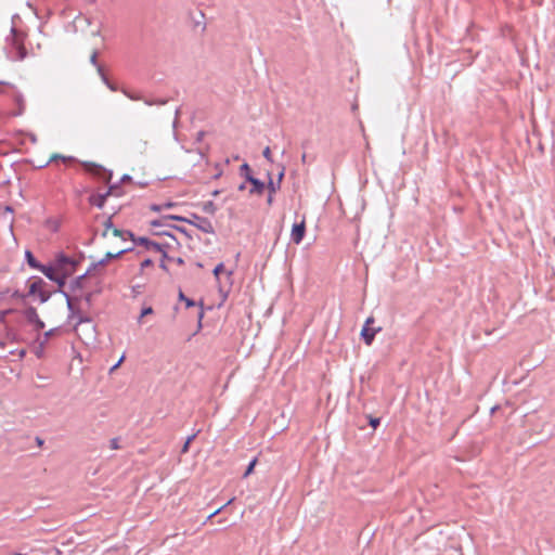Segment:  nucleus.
<instances>
[{"instance_id":"obj_15","label":"nucleus","mask_w":555,"mask_h":555,"mask_svg":"<svg viewBox=\"0 0 555 555\" xmlns=\"http://www.w3.org/2000/svg\"><path fill=\"white\" fill-rule=\"evenodd\" d=\"M159 246L162 247L160 250H156L157 253H160L162 254V258H160V262H159V268L166 272H168V267L167 264L165 263V260L167 259H171V257L168 255V248L170 247V245L168 243H159Z\"/></svg>"},{"instance_id":"obj_17","label":"nucleus","mask_w":555,"mask_h":555,"mask_svg":"<svg viewBox=\"0 0 555 555\" xmlns=\"http://www.w3.org/2000/svg\"><path fill=\"white\" fill-rule=\"evenodd\" d=\"M56 267H52L50 264H41L38 271H40L47 279L52 281L57 274L55 273Z\"/></svg>"},{"instance_id":"obj_64","label":"nucleus","mask_w":555,"mask_h":555,"mask_svg":"<svg viewBox=\"0 0 555 555\" xmlns=\"http://www.w3.org/2000/svg\"><path fill=\"white\" fill-rule=\"evenodd\" d=\"M204 134H205V132H204V131H199V132L197 133V140H198V141H201V140H202V138L204 137Z\"/></svg>"},{"instance_id":"obj_46","label":"nucleus","mask_w":555,"mask_h":555,"mask_svg":"<svg viewBox=\"0 0 555 555\" xmlns=\"http://www.w3.org/2000/svg\"><path fill=\"white\" fill-rule=\"evenodd\" d=\"M153 260L151 258H146L144 259L141 263H140V269L141 271H143L145 268H149L151 266H153Z\"/></svg>"},{"instance_id":"obj_13","label":"nucleus","mask_w":555,"mask_h":555,"mask_svg":"<svg viewBox=\"0 0 555 555\" xmlns=\"http://www.w3.org/2000/svg\"><path fill=\"white\" fill-rule=\"evenodd\" d=\"M107 195L104 193H93L88 197V202L91 206H95L102 209L105 206Z\"/></svg>"},{"instance_id":"obj_6","label":"nucleus","mask_w":555,"mask_h":555,"mask_svg":"<svg viewBox=\"0 0 555 555\" xmlns=\"http://www.w3.org/2000/svg\"><path fill=\"white\" fill-rule=\"evenodd\" d=\"M374 323V318L373 317H369L365 322H364V325L362 326V330H361V333H360V336L362 338V340L364 341L365 345L370 346L372 345V343L374 341V338H375V335L382 331L380 327H371V324Z\"/></svg>"},{"instance_id":"obj_2","label":"nucleus","mask_w":555,"mask_h":555,"mask_svg":"<svg viewBox=\"0 0 555 555\" xmlns=\"http://www.w3.org/2000/svg\"><path fill=\"white\" fill-rule=\"evenodd\" d=\"M26 34L12 26L10 35L5 37L4 52L10 61H23L27 56V50L24 46Z\"/></svg>"},{"instance_id":"obj_50","label":"nucleus","mask_w":555,"mask_h":555,"mask_svg":"<svg viewBox=\"0 0 555 555\" xmlns=\"http://www.w3.org/2000/svg\"><path fill=\"white\" fill-rule=\"evenodd\" d=\"M169 228L171 229H175L179 232H181L182 234L186 235L188 237H191L188 230L185 228H182V227H179V225H169Z\"/></svg>"},{"instance_id":"obj_8","label":"nucleus","mask_w":555,"mask_h":555,"mask_svg":"<svg viewBox=\"0 0 555 555\" xmlns=\"http://www.w3.org/2000/svg\"><path fill=\"white\" fill-rule=\"evenodd\" d=\"M305 234H306V224H305L304 220L299 223L293 224L292 233H291V240L293 243L300 244L305 237Z\"/></svg>"},{"instance_id":"obj_54","label":"nucleus","mask_w":555,"mask_h":555,"mask_svg":"<svg viewBox=\"0 0 555 555\" xmlns=\"http://www.w3.org/2000/svg\"><path fill=\"white\" fill-rule=\"evenodd\" d=\"M313 160H314V157H312V158H310V159H309V158H308V155H307L306 153H304V154L301 155V162H302V164H307V163H308V164H310V163H312Z\"/></svg>"},{"instance_id":"obj_63","label":"nucleus","mask_w":555,"mask_h":555,"mask_svg":"<svg viewBox=\"0 0 555 555\" xmlns=\"http://www.w3.org/2000/svg\"><path fill=\"white\" fill-rule=\"evenodd\" d=\"M36 442L39 447H41L44 443L43 439H41L40 437H36Z\"/></svg>"},{"instance_id":"obj_37","label":"nucleus","mask_w":555,"mask_h":555,"mask_svg":"<svg viewBox=\"0 0 555 555\" xmlns=\"http://www.w3.org/2000/svg\"><path fill=\"white\" fill-rule=\"evenodd\" d=\"M367 421H369V425H370L372 428H374V429H376V428L379 426V424H380V418H379V417L372 416V415H369V416H367Z\"/></svg>"},{"instance_id":"obj_33","label":"nucleus","mask_w":555,"mask_h":555,"mask_svg":"<svg viewBox=\"0 0 555 555\" xmlns=\"http://www.w3.org/2000/svg\"><path fill=\"white\" fill-rule=\"evenodd\" d=\"M234 501V498L230 499L225 504L214 511L211 514L208 515L207 520L214 518L217 516L221 511H223L228 505H230Z\"/></svg>"},{"instance_id":"obj_10","label":"nucleus","mask_w":555,"mask_h":555,"mask_svg":"<svg viewBox=\"0 0 555 555\" xmlns=\"http://www.w3.org/2000/svg\"><path fill=\"white\" fill-rule=\"evenodd\" d=\"M133 244L144 247L146 250H160L158 242L152 241L145 236H134Z\"/></svg>"},{"instance_id":"obj_4","label":"nucleus","mask_w":555,"mask_h":555,"mask_svg":"<svg viewBox=\"0 0 555 555\" xmlns=\"http://www.w3.org/2000/svg\"><path fill=\"white\" fill-rule=\"evenodd\" d=\"M134 248L133 247H127V248H124L117 253H112V251H107L105 254V256L100 259L99 261L96 262H92L88 269H87V273H92L94 270H96L99 267H103L105 264H107L111 260H114V259H118L120 258L122 255L127 254V253H130V251H133Z\"/></svg>"},{"instance_id":"obj_27","label":"nucleus","mask_w":555,"mask_h":555,"mask_svg":"<svg viewBox=\"0 0 555 555\" xmlns=\"http://www.w3.org/2000/svg\"><path fill=\"white\" fill-rule=\"evenodd\" d=\"M120 91H121V92H122V93H124L128 99H130V100H132V101H140V100H142V101L144 102V99H145V98H143V96H142L141 94H139V93L131 92V91H129V90H128V89H126V88L120 89Z\"/></svg>"},{"instance_id":"obj_44","label":"nucleus","mask_w":555,"mask_h":555,"mask_svg":"<svg viewBox=\"0 0 555 555\" xmlns=\"http://www.w3.org/2000/svg\"><path fill=\"white\" fill-rule=\"evenodd\" d=\"M223 270H224V264H223L222 262L218 263V264L215 267V269H214L212 273H214V275L216 276V279H219V274H220Z\"/></svg>"},{"instance_id":"obj_32","label":"nucleus","mask_w":555,"mask_h":555,"mask_svg":"<svg viewBox=\"0 0 555 555\" xmlns=\"http://www.w3.org/2000/svg\"><path fill=\"white\" fill-rule=\"evenodd\" d=\"M38 297L40 299V302L41 304H44L47 302L51 296H52V293L51 292H48V291H44L43 288L41 289V292H39L38 294Z\"/></svg>"},{"instance_id":"obj_48","label":"nucleus","mask_w":555,"mask_h":555,"mask_svg":"<svg viewBox=\"0 0 555 555\" xmlns=\"http://www.w3.org/2000/svg\"><path fill=\"white\" fill-rule=\"evenodd\" d=\"M262 155H263V157H264L268 162H271V163L273 162V159H272V155H271V150H270V147H269V146H267V147L263 150Z\"/></svg>"},{"instance_id":"obj_47","label":"nucleus","mask_w":555,"mask_h":555,"mask_svg":"<svg viewBox=\"0 0 555 555\" xmlns=\"http://www.w3.org/2000/svg\"><path fill=\"white\" fill-rule=\"evenodd\" d=\"M109 448L112 450H118L120 448V446H119V438H112L109 440Z\"/></svg>"},{"instance_id":"obj_35","label":"nucleus","mask_w":555,"mask_h":555,"mask_svg":"<svg viewBox=\"0 0 555 555\" xmlns=\"http://www.w3.org/2000/svg\"><path fill=\"white\" fill-rule=\"evenodd\" d=\"M154 312L153 308L151 306L143 307L141 310V313L138 318V322L141 323L142 319L146 315H150Z\"/></svg>"},{"instance_id":"obj_9","label":"nucleus","mask_w":555,"mask_h":555,"mask_svg":"<svg viewBox=\"0 0 555 555\" xmlns=\"http://www.w3.org/2000/svg\"><path fill=\"white\" fill-rule=\"evenodd\" d=\"M167 220H176V221L186 222L188 217H182V216H178V215H165L159 219L151 220L150 225L151 227H168L169 228L170 224H168L166 222Z\"/></svg>"},{"instance_id":"obj_53","label":"nucleus","mask_w":555,"mask_h":555,"mask_svg":"<svg viewBox=\"0 0 555 555\" xmlns=\"http://www.w3.org/2000/svg\"><path fill=\"white\" fill-rule=\"evenodd\" d=\"M169 261L176 262L178 266L184 264V259L182 257H171V259H168Z\"/></svg>"},{"instance_id":"obj_41","label":"nucleus","mask_w":555,"mask_h":555,"mask_svg":"<svg viewBox=\"0 0 555 555\" xmlns=\"http://www.w3.org/2000/svg\"><path fill=\"white\" fill-rule=\"evenodd\" d=\"M98 56H99V53L98 51H93L91 56H90V63L98 69L99 66H102L99 62H98Z\"/></svg>"},{"instance_id":"obj_3","label":"nucleus","mask_w":555,"mask_h":555,"mask_svg":"<svg viewBox=\"0 0 555 555\" xmlns=\"http://www.w3.org/2000/svg\"><path fill=\"white\" fill-rule=\"evenodd\" d=\"M70 274L72 272H63L62 274H57L54 279H52V282L57 284V289L55 293H60L64 296L69 312V319L77 318V324L91 323V319L89 317L81 315L80 312L74 308V299H72L69 293L64 289L66 280Z\"/></svg>"},{"instance_id":"obj_51","label":"nucleus","mask_w":555,"mask_h":555,"mask_svg":"<svg viewBox=\"0 0 555 555\" xmlns=\"http://www.w3.org/2000/svg\"><path fill=\"white\" fill-rule=\"evenodd\" d=\"M150 209L155 212H159L163 210V206L160 204H151Z\"/></svg>"},{"instance_id":"obj_42","label":"nucleus","mask_w":555,"mask_h":555,"mask_svg":"<svg viewBox=\"0 0 555 555\" xmlns=\"http://www.w3.org/2000/svg\"><path fill=\"white\" fill-rule=\"evenodd\" d=\"M204 315H205L204 306H203V302L201 301L199 302V310H198V313H197L198 327L199 328L202 327V320H203Z\"/></svg>"},{"instance_id":"obj_11","label":"nucleus","mask_w":555,"mask_h":555,"mask_svg":"<svg viewBox=\"0 0 555 555\" xmlns=\"http://www.w3.org/2000/svg\"><path fill=\"white\" fill-rule=\"evenodd\" d=\"M29 281H31V282L28 287L27 296L37 295L39 292H41L43 286L47 285V283L40 276H31L29 279Z\"/></svg>"},{"instance_id":"obj_14","label":"nucleus","mask_w":555,"mask_h":555,"mask_svg":"<svg viewBox=\"0 0 555 555\" xmlns=\"http://www.w3.org/2000/svg\"><path fill=\"white\" fill-rule=\"evenodd\" d=\"M90 274L91 273H87V271H86L83 274L78 275L74 280H72V282L69 283L70 292H76V291L82 289L85 286V280Z\"/></svg>"},{"instance_id":"obj_52","label":"nucleus","mask_w":555,"mask_h":555,"mask_svg":"<svg viewBox=\"0 0 555 555\" xmlns=\"http://www.w3.org/2000/svg\"><path fill=\"white\" fill-rule=\"evenodd\" d=\"M26 296H27V294L25 295V294L21 293L20 291H14L12 294V297L17 298V299H24Z\"/></svg>"},{"instance_id":"obj_39","label":"nucleus","mask_w":555,"mask_h":555,"mask_svg":"<svg viewBox=\"0 0 555 555\" xmlns=\"http://www.w3.org/2000/svg\"><path fill=\"white\" fill-rule=\"evenodd\" d=\"M93 294H94L93 292H89V293L82 295V302L87 307H90L92 305Z\"/></svg>"},{"instance_id":"obj_1","label":"nucleus","mask_w":555,"mask_h":555,"mask_svg":"<svg viewBox=\"0 0 555 555\" xmlns=\"http://www.w3.org/2000/svg\"><path fill=\"white\" fill-rule=\"evenodd\" d=\"M80 164L89 175L108 184V189L105 192L107 196L120 197L124 195L120 182L111 183V180L113 178L112 170H108L104 168L102 165L92 162H81Z\"/></svg>"},{"instance_id":"obj_29","label":"nucleus","mask_w":555,"mask_h":555,"mask_svg":"<svg viewBox=\"0 0 555 555\" xmlns=\"http://www.w3.org/2000/svg\"><path fill=\"white\" fill-rule=\"evenodd\" d=\"M179 300L184 301L186 308L196 306V302L193 299L186 297L182 291L179 292Z\"/></svg>"},{"instance_id":"obj_49","label":"nucleus","mask_w":555,"mask_h":555,"mask_svg":"<svg viewBox=\"0 0 555 555\" xmlns=\"http://www.w3.org/2000/svg\"><path fill=\"white\" fill-rule=\"evenodd\" d=\"M141 288H142V286L139 285V284L131 286L132 296L137 297L138 295H140L141 294Z\"/></svg>"},{"instance_id":"obj_36","label":"nucleus","mask_w":555,"mask_h":555,"mask_svg":"<svg viewBox=\"0 0 555 555\" xmlns=\"http://www.w3.org/2000/svg\"><path fill=\"white\" fill-rule=\"evenodd\" d=\"M195 437H196V434H193L186 438L185 442L183 443V446L181 448V453H186L189 451L190 444L194 440Z\"/></svg>"},{"instance_id":"obj_45","label":"nucleus","mask_w":555,"mask_h":555,"mask_svg":"<svg viewBox=\"0 0 555 555\" xmlns=\"http://www.w3.org/2000/svg\"><path fill=\"white\" fill-rule=\"evenodd\" d=\"M72 299H74V308L76 310H78L79 312H81V309L78 308L77 305L82 302V295H80V296H72ZM80 314L83 315L82 313H80Z\"/></svg>"},{"instance_id":"obj_16","label":"nucleus","mask_w":555,"mask_h":555,"mask_svg":"<svg viewBox=\"0 0 555 555\" xmlns=\"http://www.w3.org/2000/svg\"><path fill=\"white\" fill-rule=\"evenodd\" d=\"M23 315L24 318L26 319V321L29 323V324H33L34 322H37V318H39L38 313H37V310L35 307L30 306V307H27L24 311H23Z\"/></svg>"},{"instance_id":"obj_28","label":"nucleus","mask_w":555,"mask_h":555,"mask_svg":"<svg viewBox=\"0 0 555 555\" xmlns=\"http://www.w3.org/2000/svg\"><path fill=\"white\" fill-rule=\"evenodd\" d=\"M168 100L167 99H147L145 98L144 99V103L149 106H152V105H165L167 104Z\"/></svg>"},{"instance_id":"obj_24","label":"nucleus","mask_w":555,"mask_h":555,"mask_svg":"<svg viewBox=\"0 0 555 555\" xmlns=\"http://www.w3.org/2000/svg\"><path fill=\"white\" fill-rule=\"evenodd\" d=\"M268 184H266V188L269 190V193H275L278 190H280L281 184L278 182H274L272 179V176L270 172H268Z\"/></svg>"},{"instance_id":"obj_31","label":"nucleus","mask_w":555,"mask_h":555,"mask_svg":"<svg viewBox=\"0 0 555 555\" xmlns=\"http://www.w3.org/2000/svg\"><path fill=\"white\" fill-rule=\"evenodd\" d=\"M199 20L194 17L195 27L201 26V30L204 31L206 29V24L204 22L205 15L202 11L198 12Z\"/></svg>"},{"instance_id":"obj_12","label":"nucleus","mask_w":555,"mask_h":555,"mask_svg":"<svg viewBox=\"0 0 555 555\" xmlns=\"http://www.w3.org/2000/svg\"><path fill=\"white\" fill-rule=\"evenodd\" d=\"M247 182L250 183V185H251L249 189V194H251V195H262L263 194V192L266 190V183L263 181H261L258 178L250 177Z\"/></svg>"},{"instance_id":"obj_20","label":"nucleus","mask_w":555,"mask_h":555,"mask_svg":"<svg viewBox=\"0 0 555 555\" xmlns=\"http://www.w3.org/2000/svg\"><path fill=\"white\" fill-rule=\"evenodd\" d=\"M56 160H62L64 163H67V162H76V158L73 156H64L61 154H53L44 165L40 166V168H43V167L48 166L50 163L56 162Z\"/></svg>"},{"instance_id":"obj_60","label":"nucleus","mask_w":555,"mask_h":555,"mask_svg":"<svg viewBox=\"0 0 555 555\" xmlns=\"http://www.w3.org/2000/svg\"><path fill=\"white\" fill-rule=\"evenodd\" d=\"M162 206H163V209L172 208L175 206V203L167 202V203L163 204Z\"/></svg>"},{"instance_id":"obj_55","label":"nucleus","mask_w":555,"mask_h":555,"mask_svg":"<svg viewBox=\"0 0 555 555\" xmlns=\"http://www.w3.org/2000/svg\"><path fill=\"white\" fill-rule=\"evenodd\" d=\"M105 86L113 92L118 91V87L116 86V83L112 82L111 80L108 81V85Z\"/></svg>"},{"instance_id":"obj_25","label":"nucleus","mask_w":555,"mask_h":555,"mask_svg":"<svg viewBox=\"0 0 555 555\" xmlns=\"http://www.w3.org/2000/svg\"><path fill=\"white\" fill-rule=\"evenodd\" d=\"M15 102L18 106V109L13 113L14 116H20L24 113V109H25V103H24V99H23V95L22 94H17L15 96Z\"/></svg>"},{"instance_id":"obj_22","label":"nucleus","mask_w":555,"mask_h":555,"mask_svg":"<svg viewBox=\"0 0 555 555\" xmlns=\"http://www.w3.org/2000/svg\"><path fill=\"white\" fill-rule=\"evenodd\" d=\"M240 175H241V177H243L245 179L246 182L249 180L250 177H254L253 172H251V168L247 163H243L241 165Z\"/></svg>"},{"instance_id":"obj_62","label":"nucleus","mask_w":555,"mask_h":555,"mask_svg":"<svg viewBox=\"0 0 555 555\" xmlns=\"http://www.w3.org/2000/svg\"><path fill=\"white\" fill-rule=\"evenodd\" d=\"M267 202H268L269 205L272 204V202H273V193H269Z\"/></svg>"},{"instance_id":"obj_5","label":"nucleus","mask_w":555,"mask_h":555,"mask_svg":"<svg viewBox=\"0 0 555 555\" xmlns=\"http://www.w3.org/2000/svg\"><path fill=\"white\" fill-rule=\"evenodd\" d=\"M186 223L194 225L204 233L215 234L214 225L211 221L206 217L198 216L197 214H191L190 218H188Z\"/></svg>"},{"instance_id":"obj_30","label":"nucleus","mask_w":555,"mask_h":555,"mask_svg":"<svg viewBox=\"0 0 555 555\" xmlns=\"http://www.w3.org/2000/svg\"><path fill=\"white\" fill-rule=\"evenodd\" d=\"M257 461H258V460H257V457H254V459L249 462V464L247 465V467H246V469H245V472H244V474H243V477H244V478H246V477H248L250 474H253V472H254V469H255V466H256V464H257Z\"/></svg>"},{"instance_id":"obj_18","label":"nucleus","mask_w":555,"mask_h":555,"mask_svg":"<svg viewBox=\"0 0 555 555\" xmlns=\"http://www.w3.org/2000/svg\"><path fill=\"white\" fill-rule=\"evenodd\" d=\"M25 259H26V262L27 264L31 268V269H35V270H38L40 268V266L42 264L41 262H39L36 257L34 256V254L30 251V250H25Z\"/></svg>"},{"instance_id":"obj_26","label":"nucleus","mask_w":555,"mask_h":555,"mask_svg":"<svg viewBox=\"0 0 555 555\" xmlns=\"http://www.w3.org/2000/svg\"><path fill=\"white\" fill-rule=\"evenodd\" d=\"M153 228L155 229L152 232L153 235H156V236H169L172 240L177 241V238L175 237L173 234H171L170 232H168V231L163 229L164 227H153Z\"/></svg>"},{"instance_id":"obj_56","label":"nucleus","mask_w":555,"mask_h":555,"mask_svg":"<svg viewBox=\"0 0 555 555\" xmlns=\"http://www.w3.org/2000/svg\"><path fill=\"white\" fill-rule=\"evenodd\" d=\"M131 180H132V177H131L130 175H128V173H125V175L120 178V180H119L118 182H120V184H121V183H124V182H128V181H131Z\"/></svg>"},{"instance_id":"obj_59","label":"nucleus","mask_w":555,"mask_h":555,"mask_svg":"<svg viewBox=\"0 0 555 555\" xmlns=\"http://www.w3.org/2000/svg\"><path fill=\"white\" fill-rule=\"evenodd\" d=\"M284 175H285V168H284V167H282L281 171H280V172H279V175H278V181H276L278 183H280V184H281V182H282V180H283V178H284Z\"/></svg>"},{"instance_id":"obj_19","label":"nucleus","mask_w":555,"mask_h":555,"mask_svg":"<svg viewBox=\"0 0 555 555\" xmlns=\"http://www.w3.org/2000/svg\"><path fill=\"white\" fill-rule=\"evenodd\" d=\"M113 235L114 236H117V237H120L122 241H126L127 238L131 240L133 242L134 240V234L129 231V230H120V229H117V228H114L113 229Z\"/></svg>"},{"instance_id":"obj_7","label":"nucleus","mask_w":555,"mask_h":555,"mask_svg":"<svg viewBox=\"0 0 555 555\" xmlns=\"http://www.w3.org/2000/svg\"><path fill=\"white\" fill-rule=\"evenodd\" d=\"M79 261L67 256L64 253H59L55 256L54 264L57 270H64L66 266H70L72 270L69 272H74L76 270V267L78 266Z\"/></svg>"},{"instance_id":"obj_40","label":"nucleus","mask_w":555,"mask_h":555,"mask_svg":"<svg viewBox=\"0 0 555 555\" xmlns=\"http://www.w3.org/2000/svg\"><path fill=\"white\" fill-rule=\"evenodd\" d=\"M99 76L101 77V80L103 81L104 85H108V77L106 76L105 74V70L103 68V66H99V68L96 69Z\"/></svg>"},{"instance_id":"obj_58","label":"nucleus","mask_w":555,"mask_h":555,"mask_svg":"<svg viewBox=\"0 0 555 555\" xmlns=\"http://www.w3.org/2000/svg\"><path fill=\"white\" fill-rule=\"evenodd\" d=\"M125 360V354H122L120 357V359L116 362V364H114L112 367H111V372H113L114 370H116L121 363L122 361Z\"/></svg>"},{"instance_id":"obj_21","label":"nucleus","mask_w":555,"mask_h":555,"mask_svg":"<svg viewBox=\"0 0 555 555\" xmlns=\"http://www.w3.org/2000/svg\"><path fill=\"white\" fill-rule=\"evenodd\" d=\"M202 210L205 214L215 215L218 210V207L216 206V204L212 201H207V202L203 203Z\"/></svg>"},{"instance_id":"obj_23","label":"nucleus","mask_w":555,"mask_h":555,"mask_svg":"<svg viewBox=\"0 0 555 555\" xmlns=\"http://www.w3.org/2000/svg\"><path fill=\"white\" fill-rule=\"evenodd\" d=\"M118 211H114L112 215H109L106 220L103 222V225H104V231L102 233V236L105 237L107 235V231L108 230H112L114 229V224H113V217L117 214Z\"/></svg>"},{"instance_id":"obj_57","label":"nucleus","mask_w":555,"mask_h":555,"mask_svg":"<svg viewBox=\"0 0 555 555\" xmlns=\"http://www.w3.org/2000/svg\"><path fill=\"white\" fill-rule=\"evenodd\" d=\"M13 310L12 309H8V310H4V311H1L0 312V322H3L4 321V318L11 313Z\"/></svg>"},{"instance_id":"obj_43","label":"nucleus","mask_w":555,"mask_h":555,"mask_svg":"<svg viewBox=\"0 0 555 555\" xmlns=\"http://www.w3.org/2000/svg\"><path fill=\"white\" fill-rule=\"evenodd\" d=\"M33 325L37 332H40L46 326L44 322L40 318H37V322H34Z\"/></svg>"},{"instance_id":"obj_38","label":"nucleus","mask_w":555,"mask_h":555,"mask_svg":"<svg viewBox=\"0 0 555 555\" xmlns=\"http://www.w3.org/2000/svg\"><path fill=\"white\" fill-rule=\"evenodd\" d=\"M44 341H39L38 340V346L36 347L35 349V354L38 357V358H42L43 357V353H44Z\"/></svg>"},{"instance_id":"obj_61","label":"nucleus","mask_w":555,"mask_h":555,"mask_svg":"<svg viewBox=\"0 0 555 555\" xmlns=\"http://www.w3.org/2000/svg\"><path fill=\"white\" fill-rule=\"evenodd\" d=\"M246 181H244L243 183H241L238 186H237V190L238 191H244L246 189Z\"/></svg>"},{"instance_id":"obj_34","label":"nucleus","mask_w":555,"mask_h":555,"mask_svg":"<svg viewBox=\"0 0 555 555\" xmlns=\"http://www.w3.org/2000/svg\"><path fill=\"white\" fill-rule=\"evenodd\" d=\"M56 332H57V328H51V330L47 331L42 337H38V340L44 341V344H47L48 340L50 339V337H52Z\"/></svg>"}]
</instances>
